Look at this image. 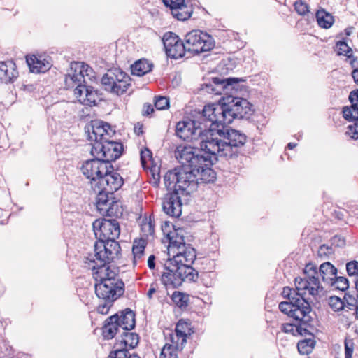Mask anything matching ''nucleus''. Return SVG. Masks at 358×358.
Segmentation results:
<instances>
[{
	"mask_svg": "<svg viewBox=\"0 0 358 358\" xmlns=\"http://www.w3.org/2000/svg\"><path fill=\"white\" fill-rule=\"evenodd\" d=\"M245 81V79L239 78L212 77L208 83L203 85L202 89L208 93L230 94L227 99L231 98L232 101L226 103L223 99L216 103V106H222L223 109H227V113H224L226 120L217 122V126H215L214 129H209L207 134L204 135L202 150L220 157L232 158L238 155L239 148L246 142V136L237 130L229 129L228 125L234 119L243 117L241 101L237 100L234 102L237 98L234 97L233 94L241 90L239 83Z\"/></svg>",
	"mask_w": 358,
	"mask_h": 358,
	"instance_id": "1",
	"label": "nucleus"
},
{
	"mask_svg": "<svg viewBox=\"0 0 358 358\" xmlns=\"http://www.w3.org/2000/svg\"><path fill=\"white\" fill-rule=\"evenodd\" d=\"M199 152L203 154L196 153L194 148L191 146L179 145L175 151V156L180 166L173 169V172L184 171L187 173V176L194 177V180L196 182V189L199 185L201 183L213 182L216 179V173L211 169L214 161L217 160L219 155H213L206 152V150H200Z\"/></svg>",
	"mask_w": 358,
	"mask_h": 358,
	"instance_id": "2",
	"label": "nucleus"
},
{
	"mask_svg": "<svg viewBox=\"0 0 358 358\" xmlns=\"http://www.w3.org/2000/svg\"><path fill=\"white\" fill-rule=\"evenodd\" d=\"M227 109L222 106H216V103L206 105L201 113H199L196 120L187 119L180 121L176 126V135L180 139L187 141L200 140V150L201 145L209 129L217 126V122L226 120L225 113Z\"/></svg>",
	"mask_w": 358,
	"mask_h": 358,
	"instance_id": "3",
	"label": "nucleus"
},
{
	"mask_svg": "<svg viewBox=\"0 0 358 358\" xmlns=\"http://www.w3.org/2000/svg\"><path fill=\"white\" fill-rule=\"evenodd\" d=\"M184 171L173 172L169 170L164 176V182L166 189L171 192L167 193L162 202L164 212L173 217H178L182 213V196H189L196 191V182L194 177Z\"/></svg>",
	"mask_w": 358,
	"mask_h": 358,
	"instance_id": "4",
	"label": "nucleus"
},
{
	"mask_svg": "<svg viewBox=\"0 0 358 358\" xmlns=\"http://www.w3.org/2000/svg\"><path fill=\"white\" fill-rule=\"evenodd\" d=\"M97 241L95 242L94 253L107 259L120 255L121 248L115 240L120 234L119 222L115 219H98L92 224Z\"/></svg>",
	"mask_w": 358,
	"mask_h": 358,
	"instance_id": "5",
	"label": "nucleus"
},
{
	"mask_svg": "<svg viewBox=\"0 0 358 358\" xmlns=\"http://www.w3.org/2000/svg\"><path fill=\"white\" fill-rule=\"evenodd\" d=\"M92 69L84 62L71 63V72L65 77L66 88H74V94L80 102L87 106L96 105L98 91L87 85L85 77L90 76Z\"/></svg>",
	"mask_w": 358,
	"mask_h": 358,
	"instance_id": "6",
	"label": "nucleus"
},
{
	"mask_svg": "<svg viewBox=\"0 0 358 358\" xmlns=\"http://www.w3.org/2000/svg\"><path fill=\"white\" fill-rule=\"evenodd\" d=\"M306 278L304 279L296 278L295 285L296 289L300 291L308 290L310 295L315 296L322 291V281L325 285H329L336 278L337 269L330 262L322 264L319 269L313 263H308L304 268Z\"/></svg>",
	"mask_w": 358,
	"mask_h": 358,
	"instance_id": "7",
	"label": "nucleus"
},
{
	"mask_svg": "<svg viewBox=\"0 0 358 358\" xmlns=\"http://www.w3.org/2000/svg\"><path fill=\"white\" fill-rule=\"evenodd\" d=\"M194 262H185L183 258L177 261L169 257L164 265V271L161 277L162 284L166 288H178L182 282H195L199 279V272L191 266Z\"/></svg>",
	"mask_w": 358,
	"mask_h": 358,
	"instance_id": "8",
	"label": "nucleus"
},
{
	"mask_svg": "<svg viewBox=\"0 0 358 358\" xmlns=\"http://www.w3.org/2000/svg\"><path fill=\"white\" fill-rule=\"evenodd\" d=\"M83 174L90 180L93 187L96 184L105 182L113 186H117L118 180L120 179V174L114 169L113 165H108L107 162L102 160L100 157L85 161L81 168Z\"/></svg>",
	"mask_w": 358,
	"mask_h": 358,
	"instance_id": "9",
	"label": "nucleus"
},
{
	"mask_svg": "<svg viewBox=\"0 0 358 358\" xmlns=\"http://www.w3.org/2000/svg\"><path fill=\"white\" fill-rule=\"evenodd\" d=\"M124 292V283L123 281L112 282L110 279L100 278L95 283V293L97 297L103 301L97 308V313L106 315L113 306V303L122 296Z\"/></svg>",
	"mask_w": 358,
	"mask_h": 358,
	"instance_id": "10",
	"label": "nucleus"
},
{
	"mask_svg": "<svg viewBox=\"0 0 358 358\" xmlns=\"http://www.w3.org/2000/svg\"><path fill=\"white\" fill-rule=\"evenodd\" d=\"M129 76L119 68L109 69L101 78L104 90L118 96L127 92L131 83Z\"/></svg>",
	"mask_w": 358,
	"mask_h": 358,
	"instance_id": "11",
	"label": "nucleus"
},
{
	"mask_svg": "<svg viewBox=\"0 0 358 358\" xmlns=\"http://www.w3.org/2000/svg\"><path fill=\"white\" fill-rule=\"evenodd\" d=\"M187 53L192 55L211 50L215 46L213 38L201 30H192L185 36Z\"/></svg>",
	"mask_w": 358,
	"mask_h": 358,
	"instance_id": "12",
	"label": "nucleus"
},
{
	"mask_svg": "<svg viewBox=\"0 0 358 358\" xmlns=\"http://www.w3.org/2000/svg\"><path fill=\"white\" fill-rule=\"evenodd\" d=\"M124 147L122 143L117 142L112 138L103 142L94 143L91 149V154L94 157H100L108 165H112L111 162L120 158L122 154Z\"/></svg>",
	"mask_w": 358,
	"mask_h": 358,
	"instance_id": "13",
	"label": "nucleus"
},
{
	"mask_svg": "<svg viewBox=\"0 0 358 358\" xmlns=\"http://www.w3.org/2000/svg\"><path fill=\"white\" fill-rule=\"evenodd\" d=\"M120 255L117 257L119 258ZM117 257H113L112 259H107L104 258V256L101 255L99 257L94 253V258L90 259L89 264L92 265V269L93 271L92 275L94 280L98 282L100 278L110 279L112 282H117V281H122L121 279L117 278L119 268L115 266H107L111 262H113Z\"/></svg>",
	"mask_w": 358,
	"mask_h": 358,
	"instance_id": "14",
	"label": "nucleus"
},
{
	"mask_svg": "<svg viewBox=\"0 0 358 358\" xmlns=\"http://www.w3.org/2000/svg\"><path fill=\"white\" fill-rule=\"evenodd\" d=\"M169 256H173L171 259L177 261L180 258H183L185 262H194L196 257L195 249L190 244H186L182 235L176 233V236L169 234Z\"/></svg>",
	"mask_w": 358,
	"mask_h": 358,
	"instance_id": "15",
	"label": "nucleus"
},
{
	"mask_svg": "<svg viewBox=\"0 0 358 358\" xmlns=\"http://www.w3.org/2000/svg\"><path fill=\"white\" fill-rule=\"evenodd\" d=\"M162 41L166 55L171 59H180L185 57L187 53L185 40H182L173 32L165 33Z\"/></svg>",
	"mask_w": 358,
	"mask_h": 358,
	"instance_id": "16",
	"label": "nucleus"
},
{
	"mask_svg": "<svg viewBox=\"0 0 358 358\" xmlns=\"http://www.w3.org/2000/svg\"><path fill=\"white\" fill-rule=\"evenodd\" d=\"M120 180V179L118 180ZM124 184V180L120 176V181L117 182V185L112 186L110 183L108 185L105 184V182L102 184L101 182L96 184L92 188L95 192H98L96 196V208L101 213L113 199H115L114 193L117 192Z\"/></svg>",
	"mask_w": 358,
	"mask_h": 358,
	"instance_id": "17",
	"label": "nucleus"
},
{
	"mask_svg": "<svg viewBox=\"0 0 358 358\" xmlns=\"http://www.w3.org/2000/svg\"><path fill=\"white\" fill-rule=\"evenodd\" d=\"M87 129L89 139L94 143L103 142L112 138L115 134V131L108 123L101 120L92 121L91 125L88 126Z\"/></svg>",
	"mask_w": 358,
	"mask_h": 358,
	"instance_id": "18",
	"label": "nucleus"
},
{
	"mask_svg": "<svg viewBox=\"0 0 358 358\" xmlns=\"http://www.w3.org/2000/svg\"><path fill=\"white\" fill-rule=\"evenodd\" d=\"M293 301L295 304L290 317H293L296 322L308 323L310 318L308 314L311 310L308 302L304 299V296L298 297Z\"/></svg>",
	"mask_w": 358,
	"mask_h": 358,
	"instance_id": "19",
	"label": "nucleus"
},
{
	"mask_svg": "<svg viewBox=\"0 0 358 358\" xmlns=\"http://www.w3.org/2000/svg\"><path fill=\"white\" fill-rule=\"evenodd\" d=\"M17 77V66L13 60L0 62V83H12Z\"/></svg>",
	"mask_w": 358,
	"mask_h": 358,
	"instance_id": "20",
	"label": "nucleus"
},
{
	"mask_svg": "<svg viewBox=\"0 0 358 358\" xmlns=\"http://www.w3.org/2000/svg\"><path fill=\"white\" fill-rule=\"evenodd\" d=\"M130 330H123L120 336L116 338L114 348L130 349L135 348L139 343V336Z\"/></svg>",
	"mask_w": 358,
	"mask_h": 358,
	"instance_id": "21",
	"label": "nucleus"
},
{
	"mask_svg": "<svg viewBox=\"0 0 358 358\" xmlns=\"http://www.w3.org/2000/svg\"><path fill=\"white\" fill-rule=\"evenodd\" d=\"M118 320L117 315H113L105 320L102 327V335L106 339H112L117 334H121L123 327L118 322Z\"/></svg>",
	"mask_w": 358,
	"mask_h": 358,
	"instance_id": "22",
	"label": "nucleus"
},
{
	"mask_svg": "<svg viewBox=\"0 0 358 358\" xmlns=\"http://www.w3.org/2000/svg\"><path fill=\"white\" fill-rule=\"evenodd\" d=\"M27 64L32 73H44L50 69V63L43 55H31L26 57Z\"/></svg>",
	"mask_w": 358,
	"mask_h": 358,
	"instance_id": "23",
	"label": "nucleus"
},
{
	"mask_svg": "<svg viewBox=\"0 0 358 358\" xmlns=\"http://www.w3.org/2000/svg\"><path fill=\"white\" fill-rule=\"evenodd\" d=\"M115 315H118V322L123 327V330H132L135 328L136 314L129 308L120 310Z\"/></svg>",
	"mask_w": 358,
	"mask_h": 358,
	"instance_id": "24",
	"label": "nucleus"
},
{
	"mask_svg": "<svg viewBox=\"0 0 358 358\" xmlns=\"http://www.w3.org/2000/svg\"><path fill=\"white\" fill-rule=\"evenodd\" d=\"M193 13V8L191 5L185 3H177L171 8V15L179 21H185L190 18Z\"/></svg>",
	"mask_w": 358,
	"mask_h": 358,
	"instance_id": "25",
	"label": "nucleus"
},
{
	"mask_svg": "<svg viewBox=\"0 0 358 358\" xmlns=\"http://www.w3.org/2000/svg\"><path fill=\"white\" fill-rule=\"evenodd\" d=\"M153 64L146 59L136 61L131 66V73L134 76H143L152 71Z\"/></svg>",
	"mask_w": 358,
	"mask_h": 358,
	"instance_id": "26",
	"label": "nucleus"
},
{
	"mask_svg": "<svg viewBox=\"0 0 358 358\" xmlns=\"http://www.w3.org/2000/svg\"><path fill=\"white\" fill-rule=\"evenodd\" d=\"M147 241L143 238L134 240L132 247V253L134 256V266H136L137 264L142 259L145 253V249Z\"/></svg>",
	"mask_w": 358,
	"mask_h": 358,
	"instance_id": "27",
	"label": "nucleus"
},
{
	"mask_svg": "<svg viewBox=\"0 0 358 358\" xmlns=\"http://www.w3.org/2000/svg\"><path fill=\"white\" fill-rule=\"evenodd\" d=\"M316 18L319 26L328 29L334 23V17L324 10H320L316 13Z\"/></svg>",
	"mask_w": 358,
	"mask_h": 358,
	"instance_id": "28",
	"label": "nucleus"
},
{
	"mask_svg": "<svg viewBox=\"0 0 358 358\" xmlns=\"http://www.w3.org/2000/svg\"><path fill=\"white\" fill-rule=\"evenodd\" d=\"M101 213L108 217H117L122 215V210L119 201L113 199L109 205L103 210Z\"/></svg>",
	"mask_w": 358,
	"mask_h": 358,
	"instance_id": "29",
	"label": "nucleus"
},
{
	"mask_svg": "<svg viewBox=\"0 0 358 358\" xmlns=\"http://www.w3.org/2000/svg\"><path fill=\"white\" fill-rule=\"evenodd\" d=\"M189 326L190 324L183 320H180L176 325L175 333L177 336L182 337L183 343H187V335L190 334Z\"/></svg>",
	"mask_w": 358,
	"mask_h": 358,
	"instance_id": "30",
	"label": "nucleus"
},
{
	"mask_svg": "<svg viewBox=\"0 0 358 358\" xmlns=\"http://www.w3.org/2000/svg\"><path fill=\"white\" fill-rule=\"evenodd\" d=\"M108 358H141L136 353H130L128 349L116 348L112 350Z\"/></svg>",
	"mask_w": 358,
	"mask_h": 358,
	"instance_id": "31",
	"label": "nucleus"
},
{
	"mask_svg": "<svg viewBox=\"0 0 358 358\" xmlns=\"http://www.w3.org/2000/svg\"><path fill=\"white\" fill-rule=\"evenodd\" d=\"M343 117L348 122H358V108L352 106L343 107Z\"/></svg>",
	"mask_w": 358,
	"mask_h": 358,
	"instance_id": "32",
	"label": "nucleus"
},
{
	"mask_svg": "<svg viewBox=\"0 0 358 358\" xmlns=\"http://www.w3.org/2000/svg\"><path fill=\"white\" fill-rule=\"evenodd\" d=\"M171 299L179 308H185L188 305V296L182 292L175 291L171 296Z\"/></svg>",
	"mask_w": 358,
	"mask_h": 358,
	"instance_id": "33",
	"label": "nucleus"
},
{
	"mask_svg": "<svg viewBox=\"0 0 358 358\" xmlns=\"http://www.w3.org/2000/svg\"><path fill=\"white\" fill-rule=\"evenodd\" d=\"M315 342L312 339H304L297 344V348L300 354L308 355L310 353L314 348Z\"/></svg>",
	"mask_w": 358,
	"mask_h": 358,
	"instance_id": "34",
	"label": "nucleus"
},
{
	"mask_svg": "<svg viewBox=\"0 0 358 358\" xmlns=\"http://www.w3.org/2000/svg\"><path fill=\"white\" fill-rule=\"evenodd\" d=\"M328 285L336 289L345 291L348 288L349 283L346 278L337 277L336 275V278L333 280H331V282Z\"/></svg>",
	"mask_w": 358,
	"mask_h": 358,
	"instance_id": "35",
	"label": "nucleus"
},
{
	"mask_svg": "<svg viewBox=\"0 0 358 358\" xmlns=\"http://www.w3.org/2000/svg\"><path fill=\"white\" fill-rule=\"evenodd\" d=\"M328 304L331 309L335 312L342 310L345 306L344 301L336 296H329L328 299Z\"/></svg>",
	"mask_w": 358,
	"mask_h": 358,
	"instance_id": "36",
	"label": "nucleus"
},
{
	"mask_svg": "<svg viewBox=\"0 0 358 358\" xmlns=\"http://www.w3.org/2000/svg\"><path fill=\"white\" fill-rule=\"evenodd\" d=\"M296 291L294 289H292L288 287H284L282 293V296H284V298H287L289 299V301H291V299H292V298H298V297H301V296H304V295H306V294L308 292V290L299 292L296 288Z\"/></svg>",
	"mask_w": 358,
	"mask_h": 358,
	"instance_id": "37",
	"label": "nucleus"
},
{
	"mask_svg": "<svg viewBox=\"0 0 358 358\" xmlns=\"http://www.w3.org/2000/svg\"><path fill=\"white\" fill-rule=\"evenodd\" d=\"M336 51L338 55L347 56L348 58H351L352 55V48L344 41H338L336 43Z\"/></svg>",
	"mask_w": 358,
	"mask_h": 358,
	"instance_id": "38",
	"label": "nucleus"
},
{
	"mask_svg": "<svg viewBox=\"0 0 358 358\" xmlns=\"http://www.w3.org/2000/svg\"><path fill=\"white\" fill-rule=\"evenodd\" d=\"M150 177L149 182L154 187H158L160 182L159 168L153 166L150 169Z\"/></svg>",
	"mask_w": 358,
	"mask_h": 358,
	"instance_id": "39",
	"label": "nucleus"
},
{
	"mask_svg": "<svg viewBox=\"0 0 358 358\" xmlns=\"http://www.w3.org/2000/svg\"><path fill=\"white\" fill-rule=\"evenodd\" d=\"M155 224L152 220V216L150 215L148 219L145 217L142 220L141 223V229L144 233L152 235L155 231Z\"/></svg>",
	"mask_w": 358,
	"mask_h": 358,
	"instance_id": "40",
	"label": "nucleus"
},
{
	"mask_svg": "<svg viewBox=\"0 0 358 358\" xmlns=\"http://www.w3.org/2000/svg\"><path fill=\"white\" fill-rule=\"evenodd\" d=\"M154 105L157 110H166L169 107V99L166 96H155Z\"/></svg>",
	"mask_w": 358,
	"mask_h": 358,
	"instance_id": "41",
	"label": "nucleus"
},
{
	"mask_svg": "<svg viewBox=\"0 0 358 358\" xmlns=\"http://www.w3.org/2000/svg\"><path fill=\"white\" fill-rule=\"evenodd\" d=\"M296 299L297 298H292L291 301L281 302L279 304V309L280 311L290 317L295 304L293 301L296 300Z\"/></svg>",
	"mask_w": 358,
	"mask_h": 358,
	"instance_id": "42",
	"label": "nucleus"
},
{
	"mask_svg": "<svg viewBox=\"0 0 358 358\" xmlns=\"http://www.w3.org/2000/svg\"><path fill=\"white\" fill-rule=\"evenodd\" d=\"M178 350H176L173 348V345H169L166 343L161 352V356H164V357H166L167 354L169 355L168 358H178L177 351Z\"/></svg>",
	"mask_w": 358,
	"mask_h": 358,
	"instance_id": "43",
	"label": "nucleus"
},
{
	"mask_svg": "<svg viewBox=\"0 0 358 358\" xmlns=\"http://www.w3.org/2000/svg\"><path fill=\"white\" fill-rule=\"evenodd\" d=\"M182 337L177 336V334H170L171 345H173L176 350H182L185 345L186 343L182 342Z\"/></svg>",
	"mask_w": 358,
	"mask_h": 358,
	"instance_id": "44",
	"label": "nucleus"
},
{
	"mask_svg": "<svg viewBox=\"0 0 358 358\" xmlns=\"http://www.w3.org/2000/svg\"><path fill=\"white\" fill-rule=\"evenodd\" d=\"M294 8L297 13L304 15L309 12L308 5L302 0H298L294 3Z\"/></svg>",
	"mask_w": 358,
	"mask_h": 358,
	"instance_id": "45",
	"label": "nucleus"
},
{
	"mask_svg": "<svg viewBox=\"0 0 358 358\" xmlns=\"http://www.w3.org/2000/svg\"><path fill=\"white\" fill-rule=\"evenodd\" d=\"M152 152L148 148L141 150V162L143 168H145L148 160L152 159Z\"/></svg>",
	"mask_w": 358,
	"mask_h": 358,
	"instance_id": "46",
	"label": "nucleus"
},
{
	"mask_svg": "<svg viewBox=\"0 0 358 358\" xmlns=\"http://www.w3.org/2000/svg\"><path fill=\"white\" fill-rule=\"evenodd\" d=\"M347 272L349 275H358V262L351 261L346 264Z\"/></svg>",
	"mask_w": 358,
	"mask_h": 358,
	"instance_id": "47",
	"label": "nucleus"
},
{
	"mask_svg": "<svg viewBox=\"0 0 358 358\" xmlns=\"http://www.w3.org/2000/svg\"><path fill=\"white\" fill-rule=\"evenodd\" d=\"M346 134L353 139H358V122L348 127Z\"/></svg>",
	"mask_w": 358,
	"mask_h": 358,
	"instance_id": "48",
	"label": "nucleus"
},
{
	"mask_svg": "<svg viewBox=\"0 0 358 358\" xmlns=\"http://www.w3.org/2000/svg\"><path fill=\"white\" fill-rule=\"evenodd\" d=\"M317 252L320 257H329L333 253V249L330 246L322 245L319 248Z\"/></svg>",
	"mask_w": 358,
	"mask_h": 358,
	"instance_id": "49",
	"label": "nucleus"
},
{
	"mask_svg": "<svg viewBox=\"0 0 358 358\" xmlns=\"http://www.w3.org/2000/svg\"><path fill=\"white\" fill-rule=\"evenodd\" d=\"M296 324H285L282 326V331L285 333H290L292 335H296Z\"/></svg>",
	"mask_w": 358,
	"mask_h": 358,
	"instance_id": "50",
	"label": "nucleus"
},
{
	"mask_svg": "<svg viewBox=\"0 0 358 358\" xmlns=\"http://www.w3.org/2000/svg\"><path fill=\"white\" fill-rule=\"evenodd\" d=\"M306 324L307 323H304L303 322H296V329H298L296 330V335L299 334L303 336L307 334L308 330L306 329Z\"/></svg>",
	"mask_w": 358,
	"mask_h": 358,
	"instance_id": "51",
	"label": "nucleus"
},
{
	"mask_svg": "<svg viewBox=\"0 0 358 358\" xmlns=\"http://www.w3.org/2000/svg\"><path fill=\"white\" fill-rule=\"evenodd\" d=\"M349 100L352 103L351 106L358 108V90L350 92L349 95Z\"/></svg>",
	"mask_w": 358,
	"mask_h": 358,
	"instance_id": "52",
	"label": "nucleus"
},
{
	"mask_svg": "<svg viewBox=\"0 0 358 358\" xmlns=\"http://www.w3.org/2000/svg\"><path fill=\"white\" fill-rule=\"evenodd\" d=\"M345 358H352L353 352L352 343L348 341L345 342Z\"/></svg>",
	"mask_w": 358,
	"mask_h": 358,
	"instance_id": "53",
	"label": "nucleus"
},
{
	"mask_svg": "<svg viewBox=\"0 0 358 358\" xmlns=\"http://www.w3.org/2000/svg\"><path fill=\"white\" fill-rule=\"evenodd\" d=\"M164 6L169 8L171 10V8L175 6L177 3L180 4L185 2V0H162Z\"/></svg>",
	"mask_w": 358,
	"mask_h": 358,
	"instance_id": "54",
	"label": "nucleus"
},
{
	"mask_svg": "<svg viewBox=\"0 0 358 358\" xmlns=\"http://www.w3.org/2000/svg\"><path fill=\"white\" fill-rule=\"evenodd\" d=\"M158 289V285L157 282H152L150 285V289L148 291L147 296L149 299H151L152 298L153 294H155L157 292V289Z\"/></svg>",
	"mask_w": 358,
	"mask_h": 358,
	"instance_id": "55",
	"label": "nucleus"
},
{
	"mask_svg": "<svg viewBox=\"0 0 358 358\" xmlns=\"http://www.w3.org/2000/svg\"><path fill=\"white\" fill-rule=\"evenodd\" d=\"M154 112L152 106L150 103H145L143 106V115H149Z\"/></svg>",
	"mask_w": 358,
	"mask_h": 358,
	"instance_id": "56",
	"label": "nucleus"
},
{
	"mask_svg": "<svg viewBox=\"0 0 358 358\" xmlns=\"http://www.w3.org/2000/svg\"><path fill=\"white\" fill-rule=\"evenodd\" d=\"M155 256L151 255L148 259V266L150 269H154L155 267Z\"/></svg>",
	"mask_w": 358,
	"mask_h": 358,
	"instance_id": "57",
	"label": "nucleus"
},
{
	"mask_svg": "<svg viewBox=\"0 0 358 358\" xmlns=\"http://www.w3.org/2000/svg\"><path fill=\"white\" fill-rule=\"evenodd\" d=\"M352 76L355 83L358 85V69H355L352 71Z\"/></svg>",
	"mask_w": 358,
	"mask_h": 358,
	"instance_id": "58",
	"label": "nucleus"
},
{
	"mask_svg": "<svg viewBox=\"0 0 358 358\" xmlns=\"http://www.w3.org/2000/svg\"><path fill=\"white\" fill-rule=\"evenodd\" d=\"M247 105H248V111L254 112L255 110V108H253V106L250 103L248 102ZM248 119H249L248 117Z\"/></svg>",
	"mask_w": 358,
	"mask_h": 358,
	"instance_id": "59",
	"label": "nucleus"
},
{
	"mask_svg": "<svg viewBox=\"0 0 358 358\" xmlns=\"http://www.w3.org/2000/svg\"><path fill=\"white\" fill-rule=\"evenodd\" d=\"M296 146V144L294 143H289L288 145H287L288 148L290 149V150L293 149Z\"/></svg>",
	"mask_w": 358,
	"mask_h": 358,
	"instance_id": "60",
	"label": "nucleus"
},
{
	"mask_svg": "<svg viewBox=\"0 0 358 358\" xmlns=\"http://www.w3.org/2000/svg\"><path fill=\"white\" fill-rule=\"evenodd\" d=\"M350 64L352 66H354L355 63L357 62V59L355 58H350Z\"/></svg>",
	"mask_w": 358,
	"mask_h": 358,
	"instance_id": "61",
	"label": "nucleus"
},
{
	"mask_svg": "<svg viewBox=\"0 0 358 358\" xmlns=\"http://www.w3.org/2000/svg\"><path fill=\"white\" fill-rule=\"evenodd\" d=\"M355 287H356V289H357V291L358 292V275H357V278H356V280H355Z\"/></svg>",
	"mask_w": 358,
	"mask_h": 358,
	"instance_id": "62",
	"label": "nucleus"
},
{
	"mask_svg": "<svg viewBox=\"0 0 358 358\" xmlns=\"http://www.w3.org/2000/svg\"><path fill=\"white\" fill-rule=\"evenodd\" d=\"M355 316L358 319V307H357L356 310H355Z\"/></svg>",
	"mask_w": 358,
	"mask_h": 358,
	"instance_id": "63",
	"label": "nucleus"
},
{
	"mask_svg": "<svg viewBox=\"0 0 358 358\" xmlns=\"http://www.w3.org/2000/svg\"><path fill=\"white\" fill-rule=\"evenodd\" d=\"M1 212V210L0 209V213Z\"/></svg>",
	"mask_w": 358,
	"mask_h": 358,
	"instance_id": "64",
	"label": "nucleus"
}]
</instances>
